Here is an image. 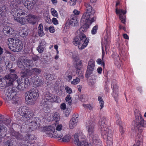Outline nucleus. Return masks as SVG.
<instances>
[{
  "label": "nucleus",
  "mask_w": 146,
  "mask_h": 146,
  "mask_svg": "<svg viewBox=\"0 0 146 146\" xmlns=\"http://www.w3.org/2000/svg\"><path fill=\"white\" fill-rule=\"evenodd\" d=\"M17 65L22 70L21 72L23 74L22 76L29 77L32 74L38 75L41 72V70L37 68H34L31 69L28 68L29 67H32L33 65V62L27 59H25L21 61H18Z\"/></svg>",
  "instance_id": "obj_1"
},
{
  "label": "nucleus",
  "mask_w": 146,
  "mask_h": 146,
  "mask_svg": "<svg viewBox=\"0 0 146 146\" xmlns=\"http://www.w3.org/2000/svg\"><path fill=\"white\" fill-rule=\"evenodd\" d=\"M107 119L103 117L101 118L99 122V127L101 131L102 135L104 138L107 139V144L109 143L111 146L112 145L113 140L112 137V131L109 129L107 126Z\"/></svg>",
  "instance_id": "obj_2"
},
{
  "label": "nucleus",
  "mask_w": 146,
  "mask_h": 146,
  "mask_svg": "<svg viewBox=\"0 0 146 146\" xmlns=\"http://www.w3.org/2000/svg\"><path fill=\"white\" fill-rule=\"evenodd\" d=\"M46 100L51 102H58L60 101L59 97L52 94L49 92H46L44 94V99H42L41 102L40 104L44 111L45 113L49 112L50 108L48 102L46 101Z\"/></svg>",
  "instance_id": "obj_3"
},
{
  "label": "nucleus",
  "mask_w": 146,
  "mask_h": 146,
  "mask_svg": "<svg viewBox=\"0 0 146 146\" xmlns=\"http://www.w3.org/2000/svg\"><path fill=\"white\" fill-rule=\"evenodd\" d=\"M3 98L7 103H17L18 98L16 96V92L11 87H6L4 90Z\"/></svg>",
  "instance_id": "obj_4"
},
{
  "label": "nucleus",
  "mask_w": 146,
  "mask_h": 146,
  "mask_svg": "<svg viewBox=\"0 0 146 146\" xmlns=\"http://www.w3.org/2000/svg\"><path fill=\"white\" fill-rule=\"evenodd\" d=\"M85 5L86 12L83 14L81 19L82 21L90 23L94 22L96 20V18L92 17V16L95 13V10L88 3H86Z\"/></svg>",
  "instance_id": "obj_5"
},
{
  "label": "nucleus",
  "mask_w": 146,
  "mask_h": 146,
  "mask_svg": "<svg viewBox=\"0 0 146 146\" xmlns=\"http://www.w3.org/2000/svg\"><path fill=\"white\" fill-rule=\"evenodd\" d=\"M76 37L73 39V43L75 46L78 45L80 49L84 48L87 45L89 39L86 38L84 34H78Z\"/></svg>",
  "instance_id": "obj_6"
},
{
  "label": "nucleus",
  "mask_w": 146,
  "mask_h": 146,
  "mask_svg": "<svg viewBox=\"0 0 146 146\" xmlns=\"http://www.w3.org/2000/svg\"><path fill=\"white\" fill-rule=\"evenodd\" d=\"M38 96V90L35 89H32L25 94V102L29 105H34Z\"/></svg>",
  "instance_id": "obj_7"
},
{
  "label": "nucleus",
  "mask_w": 146,
  "mask_h": 146,
  "mask_svg": "<svg viewBox=\"0 0 146 146\" xmlns=\"http://www.w3.org/2000/svg\"><path fill=\"white\" fill-rule=\"evenodd\" d=\"M11 13L14 17L15 20L21 25H25L28 23L27 17L24 18H19L21 15H24L25 14L21 9H12L11 11Z\"/></svg>",
  "instance_id": "obj_8"
},
{
  "label": "nucleus",
  "mask_w": 146,
  "mask_h": 146,
  "mask_svg": "<svg viewBox=\"0 0 146 146\" xmlns=\"http://www.w3.org/2000/svg\"><path fill=\"white\" fill-rule=\"evenodd\" d=\"M95 123L92 121H89L87 123L86 127L88 130V134L92 139L93 143L94 145L99 143V140L98 135L94 134Z\"/></svg>",
  "instance_id": "obj_9"
},
{
  "label": "nucleus",
  "mask_w": 146,
  "mask_h": 146,
  "mask_svg": "<svg viewBox=\"0 0 146 146\" xmlns=\"http://www.w3.org/2000/svg\"><path fill=\"white\" fill-rule=\"evenodd\" d=\"M18 78L17 75L14 74H10L6 75L0 81V87L3 88L7 86H10L13 84V82Z\"/></svg>",
  "instance_id": "obj_10"
},
{
  "label": "nucleus",
  "mask_w": 146,
  "mask_h": 146,
  "mask_svg": "<svg viewBox=\"0 0 146 146\" xmlns=\"http://www.w3.org/2000/svg\"><path fill=\"white\" fill-rule=\"evenodd\" d=\"M9 47L12 51L18 52L23 48V44L21 41L18 39L10 38L9 39Z\"/></svg>",
  "instance_id": "obj_11"
},
{
  "label": "nucleus",
  "mask_w": 146,
  "mask_h": 146,
  "mask_svg": "<svg viewBox=\"0 0 146 146\" xmlns=\"http://www.w3.org/2000/svg\"><path fill=\"white\" fill-rule=\"evenodd\" d=\"M18 113L21 117V120H23L26 121L27 120L30 119L33 116V113L30 110L25 106H21L18 111Z\"/></svg>",
  "instance_id": "obj_12"
},
{
  "label": "nucleus",
  "mask_w": 146,
  "mask_h": 146,
  "mask_svg": "<svg viewBox=\"0 0 146 146\" xmlns=\"http://www.w3.org/2000/svg\"><path fill=\"white\" fill-rule=\"evenodd\" d=\"M72 58L74 62H76V74L78 78L82 79L84 78V73L81 70L82 61L79 60L78 55L77 53L73 54L72 55Z\"/></svg>",
  "instance_id": "obj_13"
},
{
  "label": "nucleus",
  "mask_w": 146,
  "mask_h": 146,
  "mask_svg": "<svg viewBox=\"0 0 146 146\" xmlns=\"http://www.w3.org/2000/svg\"><path fill=\"white\" fill-rule=\"evenodd\" d=\"M74 140L75 144L77 146H89L88 143L84 135L76 133Z\"/></svg>",
  "instance_id": "obj_14"
},
{
  "label": "nucleus",
  "mask_w": 146,
  "mask_h": 146,
  "mask_svg": "<svg viewBox=\"0 0 146 146\" xmlns=\"http://www.w3.org/2000/svg\"><path fill=\"white\" fill-rule=\"evenodd\" d=\"M45 132L48 137H52L54 135L55 137L61 138L63 136L60 131H56L54 125L48 126L46 129Z\"/></svg>",
  "instance_id": "obj_15"
},
{
  "label": "nucleus",
  "mask_w": 146,
  "mask_h": 146,
  "mask_svg": "<svg viewBox=\"0 0 146 146\" xmlns=\"http://www.w3.org/2000/svg\"><path fill=\"white\" fill-rule=\"evenodd\" d=\"M2 117V116L0 115V137L5 136L7 131L6 128L2 123H3L6 125H8L11 122L10 119L5 118H3Z\"/></svg>",
  "instance_id": "obj_16"
},
{
  "label": "nucleus",
  "mask_w": 146,
  "mask_h": 146,
  "mask_svg": "<svg viewBox=\"0 0 146 146\" xmlns=\"http://www.w3.org/2000/svg\"><path fill=\"white\" fill-rule=\"evenodd\" d=\"M24 76L21 78L18 79L17 82L18 84L17 88L20 90H24L29 86L30 82L27 78H25Z\"/></svg>",
  "instance_id": "obj_17"
},
{
  "label": "nucleus",
  "mask_w": 146,
  "mask_h": 146,
  "mask_svg": "<svg viewBox=\"0 0 146 146\" xmlns=\"http://www.w3.org/2000/svg\"><path fill=\"white\" fill-rule=\"evenodd\" d=\"M78 19L76 16H73L71 17L70 19L68 20L66 23V25L64 28L65 32L67 31L70 28V25L73 27L76 26L78 25Z\"/></svg>",
  "instance_id": "obj_18"
},
{
  "label": "nucleus",
  "mask_w": 146,
  "mask_h": 146,
  "mask_svg": "<svg viewBox=\"0 0 146 146\" xmlns=\"http://www.w3.org/2000/svg\"><path fill=\"white\" fill-rule=\"evenodd\" d=\"M120 3L118 1L117 2L116 4L115 12L116 14L119 15V17L121 22L124 24L125 22L126 17L125 14L126 13V11H124L123 9H118L117 6L119 5Z\"/></svg>",
  "instance_id": "obj_19"
},
{
  "label": "nucleus",
  "mask_w": 146,
  "mask_h": 146,
  "mask_svg": "<svg viewBox=\"0 0 146 146\" xmlns=\"http://www.w3.org/2000/svg\"><path fill=\"white\" fill-rule=\"evenodd\" d=\"M136 119L135 123V125H137V127L138 128V130L140 132L142 131V129L141 127H139V125L143 127H146V122L144 121L143 119L141 116L139 117L138 116H136Z\"/></svg>",
  "instance_id": "obj_20"
},
{
  "label": "nucleus",
  "mask_w": 146,
  "mask_h": 146,
  "mask_svg": "<svg viewBox=\"0 0 146 146\" xmlns=\"http://www.w3.org/2000/svg\"><path fill=\"white\" fill-rule=\"evenodd\" d=\"M15 31L11 27L7 25L3 29L4 34L7 36L15 37L16 35Z\"/></svg>",
  "instance_id": "obj_21"
},
{
  "label": "nucleus",
  "mask_w": 146,
  "mask_h": 146,
  "mask_svg": "<svg viewBox=\"0 0 146 146\" xmlns=\"http://www.w3.org/2000/svg\"><path fill=\"white\" fill-rule=\"evenodd\" d=\"M95 66V61L92 59L90 60L88 63V65L86 72L87 77L92 74Z\"/></svg>",
  "instance_id": "obj_22"
},
{
  "label": "nucleus",
  "mask_w": 146,
  "mask_h": 146,
  "mask_svg": "<svg viewBox=\"0 0 146 146\" xmlns=\"http://www.w3.org/2000/svg\"><path fill=\"white\" fill-rule=\"evenodd\" d=\"M78 115H73L70 119L69 124V127L70 129H72L77 125L78 122Z\"/></svg>",
  "instance_id": "obj_23"
},
{
  "label": "nucleus",
  "mask_w": 146,
  "mask_h": 146,
  "mask_svg": "<svg viewBox=\"0 0 146 146\" xmlns=\"http://www.w3.org/2000/svg\"><path fill=\"white\" fill-rule=\"evenodd\" d=\"M32 81L36 87L40 86L43 83L42 78L39 77L37 76H36L35 78H32Z\"/></svg>",
  "instance_id": "obj_24"
},
{
  "label": "nucleus",
  "mask_w": 146,
  "mask_h": 146,
  "mask_svg": "<svg viewBox=\"0 0 146 146\" xmlns=\"http://www.w3.org/2000/svg\"><path fill=\"white\" fill-rule=\"evenodd\" d=\"M81 22L84 23V24L77 31V34H83V32L86 31L89 27V25H90L92 23H88L86 22L82 21L81 20Z\"/></svg>",
  "instance_id": "obj_25"
},
{
  "label": "nucleus",
  "mask_w": 146,
  "mask_h": 146,
  "mask_svg": "<svg viewBox=\"0 0 146 146\" xmlns=\"http://www.w3.org/2000/svg\"><path fill=\"white\" fill-rule=\"evenodd\" d=\"M36 1L27 0L25 1L24 5L28 9L31 10L33 8L36 3Z\"/></svg>",
  "instance_id": "obj_26"
},
{
  "label": "nucleus",
  "mask_w": 146,
  "mask_h": 146,
  "mask_svg": "<svg viewBox=\"0 0 146 146\" xmlns=\"http://www.w3.org/2000/svg\"><path fill=\"white\" fill-rule=\"evenodd\" d=\"M28 21V23L34 25L38 20L37 17L34 15H30L27 17Z\"/></svg>",
  "instance_id": "obj_27"
},
{
  "label": "nucleus",
  "mask_w": 146,
  "mask_h": 146,
  "mask_svg": "<svg viewBox=\"0 0 146 146\" xmlns=\"http://www.w3.org/2000/svg\"><path fill=\"white\" fill-rule=\"evenodd\" d=\"M37 123L35 121H29V123L26 124V126L27 127H28L29 128L32 129V130H33L36 128Z\"/></svg>",
  "instance_id": "obj_28"
},
{
  "label": "nucleus",
  "mask_w": 146,
  "mask_h": 146,
  "mask_svg": "<svg viewBox=\"0 0 146 146\" xmlns=\"http://www.w3.org/2000/svg\"><path fill=\"white\" fill-rule=\"evenodd\" d=\"M142 135L140 134L137 137L136 139L137 143L133 146H142Z\"/></svg>",
  "instance_id": "obj_29"
},
{
  "label": "nucleus",
  "mask_w": 146,
  "mask_h": 146,
  "mask_svg": "<svg viewBox=\"0 0 146 146\" xmlns=\"http://www.w3.org/2000/svg\"><path fill=\"white\" fill-rule=\"evenodd\" d=\"M21 3V0H13L11 2V5L14 7V9H19L18 8V5Z\"/></svg>",
  "instance_id": "obj_30"
},
{
  "label": "nucleus",
  "mask_w": 146,
  "mask_h": 146,
  "mask_svg": "<svg viewBox=\"0 0 146 146\" xmlns=\"http://www.w3.org/2000/svg\"><path fill=\"white\" fill-rule=\"evenodd\" d=\"M11 135V136L15 137L16 139L19 140L21 139L23 137V136L19 132L14 131L12 132Z\"/></svg>",
  "instance_id": "obj_31"
},
{
  "label": "nucleus",
  "mask_w": 146,
  "mask_h": 146,
  "mask_svg": "<svg viewBox=\"0 0 146 146\" xmlns=\"http://www.w3.org/2000/svg\"><path fill=\"white\" fill-rule=\"evenodd\" d=\"M43 25L42 24H40L38 27V33L40 36H42L44 35V33L43 31Z\"/></svg>",
  "instance_id": "obj_32"
},
{
  "label": "nucleus",
  "mask_w": 146,
  "mask_h": 146,
  "mask_svg": "<svg viewBox=\"0 0 146 146\" xmlns=\"http://www.w3.org/2000/svg\"><path fill=\"white\" fill-rule=\"evenodd\" d=\"M112 95L116 100L118 97L117 87H115V88H113Z\"/></svg>",
  "instance_id": "obj_33"
},
{
  "label": "nucleus",
  "mask_w": 146,
  "mask_h": 146,
  "mask_svg": "<svg viewBox=\"0 0 146 146\" xmlns=\"http://www.w3.org/2000/svg\"><path fill=\"white\" fill-rule=\"evenodd\" d=\"M65 100L68 105L70 106L72 104V98L69 94L66 97Z\"/></svg>",
  "instance_id": "obj_34"
},
{
  "label": "nucleus",
  "mask_w": 146,
  "mask_h": 146,
  "mask_svg": "<svg viewBox=\"0 0 146 146\" xmlns=\"http://www.w3.org/2000/svg\"><path fill=\"white\" fill-rule=\"evenodd\" d=\"M98 100L99 102L100 106V109L101 110L104 107V102L102 97L100 96L98 97Z\"/></svg>",
  "instance_id": "obj_35"
},
{
  "label": "nucleus",
  "mask_w": 146,
  "mask_h": 146,
  "mask_svg": "<svg viewBox=\"0 0 146 146\" xmlns=\"http://www.w3.org/2000/svg\"><path fill=\"white\" fill-rule=\"evenodd\" d=\"M71 138V136L69 134H67L64 136L62 139V141L64 142H68Z\"/></svg>",
  "instance_id": "obj_36"
},
{
  "label": "nucleus",
  "mask_w": 146,
  "mask_h": 146,
  "mask_svg": "<svg viewBox=\"0 0 146 146\" xmlns=\"http://www.w3.org/2000/svg\"><path fill=\"white\" fill-rule=\"evenodd\" d=\"M104 43V45L105 46L106 50L107 51V50H109L110 47L109 40L108 39H105Z\"/></svg>",
  "instance_id": "obj_37"
},
{
  "label": "nucleus",
  "mask_w": 146,
  "mask_h": 146,
  "mask_svg": "<svg viewBox=\"0 0 146 146\" xmlns=\"http://www.w3.org/2000/svg\"><path fill=\"white\" fill-rule=\"evenodd\" d=\"M79 98L82 102H84L87 100L88 96L86 95H81L80 96Z\"/></svg>",
  "instance_id": "obj_38"
},
{
  "label": "nucleus",
  "mask_w": 146,
  "mask_h": 146,
  "mask_svg": "<svg viewBox=\"0 0 146 146\" xmlns=\"http://www.w3.org/2000/svg\"><path fill=\"white\" fill-rule=\"evenodd\" d=\"M80 78L77 77L76 78L73 79V80L71 81V83L72 84L76 85L78 84L80 82Z\"/></svg>",
  "instance_id": "obj_39"
},
{
  "label": "nucleus",
  "mask_w": 146,
  "mask_h": 146,
  "mask_svg": "<svg viewBox=\"0 0 146 146\" xmlns=\"http://www.w3.org/2000/svg\"><path fill=\"white\" fill-rule=\"evenodd\" d=\"M55 127L56 131H61L63 128V125L62 124H56Z\"/></svg>",
  "instance_id": "obj_40"
},
{
  "label": "nucleus",
  "mask_w": 146,
  "mask_h": 146,
  "mask_svg": "<svg viewBox=\"0 0 146 146\" xmlns=\"http://www.w3.org/2000/svg\"><path fill=\"white\" fill-rule=\"evenodd\" d=\"M53 119L56 121H58L60 118L59 115L58 113H54L53 115Z\"/></svg>",
  "instance_id": "obj_41"
},
{
  "label": "nucleus",
  "mask_w": 146,
  "mask_h": 146,
  "mask_svg": "<svg viewBox=\"0 0 146 146\" xmlns=\"http://www.w3.org/2000/svg\"><path fill=\"white\" fill-rule=\"evenodd\" d=\"M50 11L52 15L53 16L57 17L58 16L57 12L54 8H51L50 9Z\"/></svg>",
  "instance_id": "obj_42"
},
{
  "label": "nucleus",
  "mask_w": 146,
  "mask_h": 146,
  "mask_svg": "<svg viewBox=\"0 0 146 146\" xmlns=\"http://www.w3.org/2000/svg\"><path fill=\"white\" fill-rule=\"evenodd\" d=\"M97 63L98 64H100L102 66L104 67L105 66V63L104 61V60H103L102 59L99 58L97 59L96 61Z\"/></svg>",
  "instance_id": "obj_43"
},
{
  "label": "nucleus",
  "mask_w": 146,
  "mask_h": 146,
  "mask_svg": "<svg viewBox=\"0 0 146 146\" xmlns=\"http://www.w3.org/2000/svg\"><path fill=\"white\" fill-rule=\"evenodd\" d=\"M71 75V73H70L69 71H68L65 73V75L67 76V79L69 80H71L72 78Z\"/></svg>",
  "instance_id": "obj_44"
},
{
  "label": "nucleus",
  "mask_w": 146,
  "mask_h": 146,
  "mask_svg": "<svg viewBox=\"0 0 146 146\" xmlns=\"http://www.w3.org/2000/svg\"><path fill=\"white\" fill-rule=\"evenodd\" d=\"M98 29V26L96 25L94 26L92 28L91 31V33L93 35L95 34L97 32V31Z\"/></svg>",
  "instance_id": "obj_45"
},
{
  "label": "nucleus",
  "mask_w": 146,
  "mask_h": 146,
  "mask_svg": "<svg viewBox=\"0 0 146 146\" xmlns=\"http://www.w3.org/2000/svg\"><path fill=\"white\" fill-rule=\"evenodd\" d=\"M44 50V47H42L41 45H39L37 48V50L40 53H42Z\"/></svg>",
  "instance_id": "obj_46"
},
{
  "label": "nucleus",
  "mask_w": 146,
  "mask_h": 146,
  "mask_svg": "<svg viewBox=\"0 0 146 146\" xmlns=\"http://www.w3.org/2000/svg\"><path fill=\"white\" fill-rule=\"evenodd\" d=\"M83 106L85 108L88 109L90 110H92L93 108V107L90 104H83Z\"/></svg>",
  "instance_id": "obj_47"
},
{
  "label": "nucleus",
  "mask_w": 146,
  "mask_h": 146,
  "mask_svg": "<svg viewBox=\"0 0 146 146\" xmlns=\"http://www.w3.org/2000/svg\"><path fill=\"white\" fill-rule=\"evenodd\" d=\"M115 87H117L116 85V81L115 80H113L112 82L111 88H115Z\"/></svg>",
  "instance_id": "obj_48"
},
{
  "label": "nucleus",
  "mask_w": 146,
  "mask_h": 146,
  "mask_svg": "<svg viewBox=\"0 0 146 146\" xmlns=\"http://www.w3.org/2000/svg\"><path fill=\"white\" fill-rule=\"evenodd\" d=\"M65 90L66 92L69 94H71L72 92L71 89L68 86L65 87Z\"/></svg>",
  "instance_id": "obj_49"
},
{
  "label": "nucleus",
  "mask_w": 146,
  "mask_h": 146,
  "mask_svg": "<svg viewBox=\"0 0 146 146\" xmlns=\"http://www.w3.org/2000/svg\"><path fill=\"white\" fill-rule=\"evenodd\" d=\"M77 0H70L69 1V4L71 6H73L76 4V2Z\"/></svg>",
  "instance_id": "obj_50"
},
{
  "label": "nucleus",
  "mask_w": 146,
  "mask_h": 146,
  "mask_svg": "<svg viewBox=\"0 0 146 146\" xmlns=\"http://www.w3.org/2000/svg\"><path fill=\"white\" fill-rule=\"evenodd\" d=\"M52 22L54 24L57 25L58 24V21L55 18H53L52 20Z\"/></svg>",
  "instance_id": "obj_51"
},
{
  "label": "nucleus",
  "mask_w": 146,
  "mask_h": 146,
  "mask_svg": "<svg viewBox=\"0 0 146 146\" xmlns=\"http://www.w3.org/2000/svg\"><path fill=\"white\" fill-rule=\"evenodd\" d=\"M49 31L51 33H53L55 31L54 27L52 26H50L49 27Z\"/></svg>",
  "instance_id": "obj_52"
},
{
  "label": "nucleus",
  "mask_w": 146,
  "mask_h": 146,
  "mask_svg": "<svg viewBox=\"0 0 146 146\" xmlns=\"http://www.w3.org/2000/svg\"><path fill=\"white\" fill-rule=\"evenodd\" d=\"M5 145L6 146H13L11 141L10 140H8L5 142Z\"/></svg>",
  "instance_id": "obj_53"
},
{
  "label": "nucleus",
  "mask_w": 146,
  "mask_h": 146,
  "mask_svg": "<svg viewBox=\"0 0 146 146\" xmlns=\"http://www.w3.org/2000/svg\"><path fill=\"white\" fill-rule=\"evenodd\" d=\"M4 10H6L5 11H6V8L5 6L3 7L2 10L1 9H0V18L3 15V12L4 11Z\"/></svg>",
  "instance_id": "obj_54"
},
{
  "label": "nucleus",
  "mask_w": 146,
  "mask_h": 146,
  "mask_svg": "<svg viewBox=\"0 0 146 146\" xmlns=\"http://www.w3.org/2000/svg\"><path fill=\"white\" fill-rule=\"evenodd\" d=\"M47 79L48 80H49L51 81L53 79V76L50 74H48L47 75Z\"/></svg>",
  "instance_id": "obj_55"
},
{
  "label": "nucleus",
  "mask_w": 146,
  "mask_h": 146,
  "mask_svg": "<svg viewBox=\"0 0 146 146\" xmlns=\"http://www.w3.org/2000/svg\"><path fill=\"white\" fill-rule=\"evenodd\" d=\"M20 34L21 36L24 37L28 35V32L27 31H26L25 32H22L20 33Z\"/></svg>",
  "instance_id": "obj_56"
},
{
  "label": "nucleus",
  "mask_w": 146,
  "mask_h": 146,
  "mask_svg": "<svg viewBox=\"0 0 146 146\" xmlns=\"http://www.w3.org/2000/svg\"><path fill=\"white\" fill-rule=\"evenodd\" d=\"M60 108L62 110H65L66 108V104L64 103H62L60 105Z\"/></svg>",
  "instance_id": "obj_57"
},
{
  "label": "nucleus",
  "mask_w": 146,
  "mask_h": 146,
  "mask_svg": "<svg viewBox=\"0 0 146 146\" xmlns=\"http://www.w3.org/2000/svg\"><path fill=\"white\" fill-rule=\"evenodd\" d=\"M28 139L29 140H32L34 139L35 136L33 135H29L28 136Z\"/></svg>",
  "instance_id": "obj_58"
},
{
  "label": "nucleus",
  "mask_w": 146,
  "mask_h": 146,
  "mask_svg": "<svg viewBox=\"0 0 146 146\" xmlns=\"http://www.w3.org/2000/svg\"><path fill=\"white\" fill-rule=\"evenodd\" d=\"M73 13L75 15H77L80 14V11H78L76 9H74L73 11Z\"/></svg>",
  "instance_id": "obj_59"
},
{
  "label": "nucleus",
  "mask_w": 146,
  "mask_h": 146,
  "mask_svg": "<svg viewBox=\"0 0 146 146\" xmlns=\"http://www.w3.org/2000/svg\"><path fill=\"white\" fill-rule=\"evenodd\" d=\"M46 42L44 40H41V42L40 43V45L41 46H43V47L46 45Z\"/></svg>",
  "instance_id": "obj_60"
},
{
  "label": "nucleus",
  "mask_w": 146,
  "mask_h": 146,
  "mask_svg": "<svg viewBox=\"0 0 146 146\" xmlns=\"http://www.w3.org/2000/svg\"><path fill=\"white\" fill-rule=\"evenodd\" d=\"M119 131L121 134H122L124 132V129L121 126L119 129Z\"/></svg>",
  "instance_id": "obj_61"
},
{
  "label": "nucleus",
  "mask_w": 146,
  "mask_h": 146,
  "mask_svg": "<svg viewBox=\"0 0 146 146\" xmlns=\"http://www.w3.org/2000/svg\"><path fill=\"white\" fill-rule=\"evenodd\" d=\"M119 61H115L114 62L115 64L117 66V67L118 68H119L121 66V64H119Z\"/></svg>",
  "instance_id": "obj_62"
},
{
  "label": "nucleus",
  "mask_w": 146,
  "mask_h": 146,
  "mask_svg": "<svg viewBox=\"0 0 146 146\" xmlns=\"http://www.w3.org/2000/svg\"><path fill=\"white\" fill-rule=\"evenodd\" d=\"M70 113V112L68 110H66L64 113V114L66 117H68L69 116Z\"/></svg>",
  "instance_id": "obj_63"
},
{
  "label": "nucleus",
  "mask_w": 146,
  "mask_h": 146,
  "mask_svg": "<svg viewBox=\"0 0 146 146\" xmlns=\"http://www.w3.org/2000/svg\"><path fill=\"white\" fill-rule=\"evenodd\" d=\"M102 70L101 67H98L97 69V71L100 74L102 73Z\"/></svg>",
  "instance_id": "obj_64"
}]
</instances>
